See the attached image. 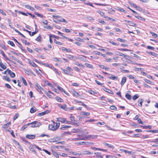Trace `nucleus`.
<instances>
[{"instance_id":"f257e3e1","label":"nucleus","mask_w":158,"mask_h":158,"mask_svg":"<svg viewBox=\"0 0 158 158\" xmlns=\"http://www.w3.org/2000/svg\"><path fill=\"white\" fill-rule=\"evenodd\" d=\"M28 125H31V127H37L40 126L42 124L38 121H34L31 123H28Z\"/></svg>"},{"instance_id":"f03ea898","label":"nucleus","mask_w":158,"mask_h":158,"mask_svg":"<svg viewBox=\"0 0 158 158\" xmlns=\"http://www.w3.org/2000/svg\"><path fill=\"white\" fill-rule=\"evenodd\" d=\"M77 137H78L79 140H85L87 139L86 136L84 135H77Z\"/></svg>"},{"instance_id":"7ed1b4c3","label":"nucleus","mask_w":158,"mask_h":158,"mask_svg":"<svg viewBox=\"0 0 158 158\" xmlns=\"http://www.w3.org/2000/svg\"><path fill=\"white\" fill-rule=\"evenodd\" d=\"M35 85L37 88V89L38 91L40 92H41V89H44L43 88H42L40 85L37 83H35Z\"/></svg>"},{"instance_id":"20e7f679","label":"nucleus","mask_w":158,"mask_h":158,"mask_svg":"<svg viewBox=\"0 0 158 158\" xmlns=\"http://www.w3.org/2000/svg\"><path fill=\"white\" fill-rule=\"evenodd\" d=\"M26 137L28 139H33L35 137V135L27 134L26 135Z\"/></svg>"},{"instance_id":"39448f33","label":"nucleus","mask_w":158,"mask_h":158,"mask_svg":"<svg viewBox=\"0 0 158 158\" xmlns=\"http://www.w3.org/2000/svg\"><path fill=\"white\" fill-rule=\"evenodd\" d=\"M102 89L106 91V92H107L109 94H114V92H113V91H112L110 89H108L104 87H103V88H102Z\"/></svg>"},{"instance_id":"423d86ee","label":"nucleus","mask_w":158,"mask_h":158,"mask_svg":"<svg viewBox=\"0 0 158 158\" xmlns=\"http://www.w3.org/2000/svg\"><path fill=\"white\" fill-rule=\"evenodd\" d=\"M43 64L45 65V66L50 68V69H52L53 70L57 71L56 69V68H54L53 66H52L51 65L45 63Z\"/></svg>"},{"instance_id":"0eeeda50","label":"nucleus","mask_w":158,"mask_h":158,"mask_svg":"<svg viewBox=\"0 0 158 158\" xmlns=\"http://www.w3.org/2000/svg\"><path fill=\"white\" fill-rule=\"evenodd\" d=\"M57 121L60 122L62 123H65L66 121V119L65 118H57Z\"/></svg>"},{"instance_id":"6e6552de","label":"nucleus","mask_w":158,"mask_h":158,"mask_svg":"<svg viewBox=\"0 0 158 158\" xmlns=\"http://www.w3.org/2000/svg\"><path fill=\"white\" fill-rule=\"evenodd\" d=\"M0 54L2 55L4 57L6 60L10 61L9 58H8L5 55V53L2 50L0 51Z\"/></svg>"},{"instance_id":"1a4fd4ad","label":"nucleus","mask_w":158,"mask_h":158,"mask_svg":"<svg viewBox=\"0 0 158 158\" xmlns=\"http://www.w3.org/2000/svg\"><path fill=\"white\" fill-rule=\"evenodd\" d=\"M97 135H89L86 136L87 139L91 138L92 139H94L97 138L98 137Z\"/></svg>"},{"instance_id":"9d476101","label":"nucleus","mask_w":158,"mask_h":158,"mask_svg":"<svg viewBox=\"0 0 158 158\" xmlns=\"http://www.w3.org/2000/svg\"><path fill=\"white\" fill-rule=\"evenodd\" d=\"M55 125L53 124H50L49 125L48 128L49 129L52 131H55L56 130V128H55Z\"/></svg>"},{"instance_id":"9b49d317","label":"nucleus","mask_w":158,"mask_h":158,"mask_svg":"<svg viewBox=\"0 0 158 158\" xmlns=\"http://www.w3.org/2000/svg\"><path fill=\"white\" fill-rule=\"evenodd\" d=\"M8 74H9L10 76L12 78L15 77V73L11 71L10 70H8Z\"/></svg>"},{"instance_id":"f8f14e48","label":"nucleus","mask_w":158,"mask_h":158,"mask_svg":"<svg viewBox=\"0 0 158 158\" xmlns=\"http://www.w3.org/2000/svg\"><path fill=\"white\" fill-rule=\"evenodd\" d=\"M61 70L64 72V73L66 74L72 76V74L71 73L68 71V70L65 69H62Z\"/></svg>"},{"instance_id":"ddd939ff","label":"nucleus","mask_w":158,"mask_h":158,"mask_svg":"<svg viewBox=\"0 0 158 158\" xmlns=\"http://www.w3.org/2000/svg\"><path fill=\"white\" fill-rule=\"evenodd\" d=\"M71 127V126H62L61 127L60 129L62 130H65L68 128Z\"/></svg>"},{"instance_id":"4468645a","label":"nucleus","mask_w":158,"mask_h":158,"mask_svg":"<svg viewBox=\"0 0 158 158\" xmlns=\"http://www.w3.org/2000/svg\"><path fill=\"white\" fill-rule=\"evenodd\" d=\"M116 53H117L116 54L117 55H118L119 56H123V57L124 58H125L127 56V55L123 54V53L121 52H117Z\"/></svg>"},{"instance_id":"2eb2a0df","label":"nucleus","mask_w":158,"mask_h":158,"mask_svg":"<svg viewBox=\"0 0 158 158\" xmlns=\"http://www.w3.org/2000/svg\"><path fill=\"white\" fill-rule=\"evenodd\" d=\"M94 154L96 155V157L99 158H103V157L101 155V153L100 152H95Z\"/></svg>"},{"instance_id":"dca6fc26","label":"nucleus","mask_w":158,"mask_h":158,"mask_svg":"<svg viewBox=\"0 0 158 158\" xmlns=\"http://www.w3.org/2000/svg\"><path fill=\"white\" fill-rule=\"evenodd\" d=\"M83 153L85 155H92L93 154V152L87 150L83 151Z\"/></svg>"},{"instance_id":"f3484780","label":"nucleus","mask_w":158,"mask_h":158,"mask_svg":"<svg viewBox=\"0 0 158 158\" xmlns=\"http://www.w3.org/2000/svg\"><path fill=\"white\" fill-rule=\"evenodd\" d=\"M126 79L127 78L125 77H123L122 78L121 83V84L122 86L125 83L126 81Z\"/></svg>"},{"instance_id":"a211bd4d","label":"nucleus","mask_w":158,"mask_h":158,"mask_svg":"<svg viewBox=\"0 0 158 158\" xmlns=\"http://www.w3.org/2000/svg\"><path fill=\"white\" fill-rule=\"evenodd\" d=\"M49 112V111L48 110H47L44 112L39 113V114L40 116H43L48 113Z\"/></svg>"},{"instance_id":"6ab92c4d","label":"nucleus","mask_w":158,"mask_h":158,"mask_svg":"<svg viewBox=\"0 0 158 158\" xmlns=\"http://www.w3.org/2000/svg\"><path fill=\"white\" fill-rule=\"evenodd\" d=\"M52 153L53 155L55 156L56 157L58 158L59 157V155H60V153L59 154L56 152L53 151V150H52Z\"/></svg>"},{"instance_id":"aec40b11","label":"nucleus","mask_w":158,"mask_h":158,"mask_svg":"<svg viewBox=\"0 0 158 158\" xmlns=\"http://www.w3.org/2000/svg\"><path fill=\"white\" fill-rule=\"evenodd\" d=\"M99 66L100 68H101L102 69H104L105 70H108L109 69H110L109 68L107 67H106L104 65H99Z\"/></svg>"},{"instance_id":"412c9836","label":"nucleus","mask_w":158,"mask_h":158,"mask_svg":"<svg viewBox=\"0 0 158 158\" xmlns=\"http://www.w3.org/2000/svg\"><path fill=\"white\" fill-rule=\"evenodd\" d=\"M120 150L122 152H124L125 153H127L129 154H131L132 152L131 151H128L124 149H120Z\"/></svg>"},{"instance_id":"4be33fe9","label":"nucleus","mask_w":158,"mask_h":158,"mask_svg":"<svg viewBox=\"0 0 158 158\" xmlns=\"http://www.w3.org/2000/svg\"><path fill=\"white\" fill-rule=\"evenodd\" d=\"M24 72L28 75H31L32 74H33V73L31 71H29L25 70Z\"/></svg>"},{"instance_id":"5701e85b","label":"nucleus","mask_w":158,"mask_h":158,"mask_svg":"<svg viewBox=\"0 0 158 158\" xmlns=\"http://www.w3.org/2000/svg\"><path fill=\"white\" fill-rule=\"evenodd\" d=\"M103 144L107 146L108 147H109L110 148H113V149L114 148V146H113L112 145H111L110 144H108V143H103Z\"/></svg>"},{"instance_id":"b1692460","label":"nucleus","mask_w":158,"mask_h":158,"mask_svg":"<svg viewBox=\"0 0 158 158\" xmlns=\"http://www.w3.org/2000/svg\"><path fill=\"white\" fill-rule=\"evenodd\" d=\"M37 109L35 107H32L30 109V112L31 113H33L35 112L37 110Z\"/></svg>"},{"instance_id":"393cba45","label":"nucleus","mask_w":158,"mask_h":158,"mask_svg":"<svg viewBox=\"0 0 158 158\" xmlns=\"http://www.w3.org/2000/svg\"><path fill=\"white\" fill-rule=\"evenodd\" d=\"M82 115L89 116L90 115V113L89 112H81L80 114Z\"/></svg>"},{"instance_id":"a878e982","label":"nucleus","mask_w":158,"mask_h":158,"mask_svg":"<svg viewBox=\"0 0 158 158\" xmlns=\"http://www.w3.org/2000/svg\"><path fill=\"white\" fill-rule=\"evenodd\" d=\"M143 102V99H139L138 101L139 102L138 104V105L139 106H141L142 105V103Z\"/></svg>"},{"instance_id":"bb28decb","label":"nucleus","mask_w":158,"mask_h":158,"mask_svg":"<svg viewBox=\"0 0 158 158\" xmlns=\"http://www.w3.org/2000/svg\"><path fill=\"white\" fill-rule=\"evenodd\" d=\"M35 148V147L33 146H31L29 147V149L31 151L36 152Z\"/></svg>"},{"instance_id":"cd10ccee","label":"nucleus","mask_w":158,"mask_h":158,"mask_svg":"<svg viewBox=\"0 0 158 158\" xmlns=\"http://www.w3.org/2000/svg\"><path fill=\"white\" fill-rule=\"evenodd\" d=\"M54 42L55 43L57 44L60 45H62L63 44L61 43V42L58 41L57 40H56L55 39L54 40Z\"/></svg>"},{"instance_id":"c85d7f7f","label":"nucleus","mask_w":158,"mask_h":158,"mask_svg":"<svg viewBox=\"0 0 158 158\" xmlns=\"http://www.w3.org/2000/svg\"><path fill=\"white\" fill-rule=\"evenodd\" d=\"M56 99L57 101L60 102H62L63 101V99L58 97H56Z\"/></svg>"},{"instance_id":"c756f323","label":"nucleus","mask_w":158,"mask_h":158,"mask_svg":"<svg viewBox=\"0 0 158 158\" xmlns=\"http://www.w3.org/2000/svg\"><path fill=\"white\" fill-rule=\"evenodd\" d=\"M85 65L88 68L92 69L93 68V66L91 64H89L88 63H86L85 64Z\"/></svg>"},{"instance_id":"7c9ffc66","label":"nucleus","mask_w":158,"mask_h":158,"mask_svg":"<svg viewBox=\"0 0 158 158\" xmlns=\"http://www.w3.org/2000/svg\"><path fill=\"white\" fill-rule=\"evenodd\" d=\"M29 126V125H28V123L24 125L21 129V131L23 130H24L25 128H26L28 126Z\"/></svg>"},{"instance_id":"2f4dec72","label":"nucleus","mask_w":158,"mask_h":158,"mask_svg":"<svg viewBox=\"0 0 158 158\" xmlns=\"http://www.w3.org/2000/svg\"><path fill=\"white\" fill-rule=\"evenodd\" d=\"M72 93L74 96L77 97H78L79 95L78 93L74 90H73V91H72Z\"/></svg>"},{"instance_id":"473e14b6","label":"nucleus","mask_w":158,"mask_h":158,"mask_svg":"<svg viewBox=\"0 0 158 158\" xmlns=\"http://www.w3.org/2000/svg\"><path fill=\"white\" fill-rule=\"evenodd\" d=\"M30 64L31 65L34 67L36 68L37 67V65L36 64H35L34 62L33 61L30 62Z\"/></svg>"},{"instance_id":"72a5a7b5","label":"nucleus","mask_w":158,"mask_h":158,"mask_svg":"<svg viewBox=\"0 0 158 158\" xmlns=\"http://www.w3.org/2000/svg\"><path fill=\"white\" fill-rule=\"evenodd\" d=\"M126 98L128 100H130L131 98V97L130 94H126L125 95Z\"/></svg>"},{"instance_id":"f704fd0d","label":"nucleus","mask_w":158,"mask_h":158,"mask_svg":"<svg viewBox=\"0 0 158 158\" xmlns=\"http://www.w3.org/2000/svg\"><path fill=\"white\" fill-rule=\"evenodd\" d=\"M59 107L60 108H61L64 110H65L67 108L66 105L65 104H64L63 106H60L59 105Z\"/></svg>"},{"instance_id":"c9c22d12","label":"nucleus","mask_w":158,"mask_h":158,"mask_svg":"<svg viewBox=\"0 0 158 158\" xmlns=\"http://www.w3.org/2000/svg\"><path fill=\"white\" fill-rule=\"evenodd\" d=\"M3 77H4L5 80L6 81L9 82H10V79L8 77L6 76H3Z\"/></svg>"},{"instance_id":"e433bc0d","label":"nucleus","mask_w":158,"mask_h":158,"mask_svg":"<svg viewBox=\"0 0 158 158\" xmlns=\"http://www.w3.org/2000/svg\"><path fill=\"white\" fill-rule=\"evenodd\" d=\"M139 95L137 94H135L132 98V99L134 100H135L137 99L139 97Z\"/></svg>"},{"instance_id":"4c0bfd02","label":"nucleus","mask_w":158,"mask_h":158,"mask_svg":"<svg viewBox=\"0 0 158 158\" xmlns=\"http://www.w3.org/2000/svg\"><path fill=\"white\" fill-rule=\"evenodd\" d=\"M41 38L40 35L35 39V40L38 42H40L41 41Z\"/></svg>"},{"instance_id":"58836bf2","label":"nucleus","mask_w":158,"mask_h":158,"mask_svg":"<svg viewBox=\"0 0 158 158\" xmlns=\"http://www.w3.org/2000/svg\"><path fill=\"white\" fill-rule=\"evenodd\" d=\"M0 65L1 67L4 69H5L6 68V66L3 64L1 62H0Z\"/></svg>"},{"instance_id":"ea45409f","label":"nucleus","mask_w":158,"mask_h":158,"mask_svg":"<svg viewBox=\"0 0 158 158\" xmlns=\"http://www.w3.org/2000/svg\"><path fill=\"white\" fill-rule=\"evenodd\" d=\"M129 25L130 26L133 27H136V24L135 23L131 21H130V23L129 24Z\"/></svg>"},{"instance_id":"a19ab883","label":"nucleus","mask_w":158,"mask_h":158,"mask_svg":"<svg viewBox=\"0 0 158 158\" xmlns=\"http://www.w3.org/2000/svg\"><path fill=\"white\" fill-rule=\"evenodd\" d=\"M21 79H22V80L23 81L24 84V85L26 86H27V83L25 79L23 77H21Z\"/></svg>"},{"instance_id":"79ce46f5","label":"nucleus","mask_w":158,"mask_h":158,"mask_svg":"<svg viewBox=\"0 0 158 158\" xmlns=\"http://www.w3.org/2000/svg\"><path fill=\"white\" fill-rule=\"evenodd\" d=\"M97 12L98 13H99L102 17H103L104 16V13L101 10H97Z\"/></svg>"},{"instance_id":"37998d69","label":"nucleus","mask_w":158,"mask_h":158,"mask_svg":"<svg viewBox=\"0 0 158 158\" xmlns=\"http://www.w3.org/2000/svg\"><path fill=\"white\" fill-rule=\"evenodd\" d=\"M65 122H66V123L69 124H71V125H73L75 124H77V123H75L73 122H70L69 121H67L66 120Z\"/></svg>"},{"instance_id":"c03bdc74","label":"nucleus","mask_w":158,"mask_h":158,"mask_svg":"<svg viewBox=\"0 0 158 158\" xmlns=\"http://www.w3.org/2000/svg\"><path fill=\"white\" fill-rule=\"evenodd\" d=\"M109 78H110V79H112L113 80H114L115 79H117V77H115L114 75H112L110 77H109Z\"/></svg>"},{"instance_id":"a18cd8bd","label":"nucleus","mask_w":158,"mask_h":158,"mask_svg":"<svg viewBox=\"0 0 158 158\" xmlns=\"http://www.w3.org/2000/svg\"><path fill=\"white\" fill-rule=\"evenodd\" d=\"M144 81L152 85L153 84L152 82L151 81H149V80L147 79H144Z\"/></svg>"},{"instance_id":"49530a36","label":"nucleus","mask_w":158,"mask_h":158,"mask_svg":"<svg viewBox=\"0 0 158 158\" xmlns=\"http://www.w3.org/2000/svg\"><path fill=\"white\" fill-rule=\"evenodd\" d=\"M13 28L14 30L16 32L18 33L20 35L23 36V35L21 33H20L19 31H18L15 28Z\"/></svg>"},{"instance_id":"de8ad7c7","label":"nucleus","mask_w":158,"mask_h":158,"mask_svg":"<svg viewBox=\"0 0 158 158\" xmlns=\"http://www.w3.org/2000/svg\"><path fill=\"white\" fill-rule=\"evenodd\" d=\"M117 40L121 42H125V41H126V40H125L122 39L120 38H118L117 39Z\"/></svg>"},{"instance_id":"09e8293b","label":"nucleus","mask_w":158,"mask_h":158,"mask_svg":"<svg viewBox=\"0 0 158 158\" xmlns=\"http://www.w3.org/2000/svg\"><path fill=\"white\" fill-rule=\"evenodd\" d=\"M8 43L12 46H14L15 45L14 44L12 41L9 40L8 41Z\"/></svg>"},{"instance_id":"8fccbe9b","label":"nucleus","mask_w":158,"mask_h":158,"mask_svg":"<svg viewBox=\"0 0 158 158\" xmlns=\"http://www.w3.org/2000/svg\"><path fill=\"white\" fill-rule=\"evenodd\" d=\"M110 108L112 110H117V108L114 105H112L110 106Z\"/></svg>"},{"instance_id":"3c124183","label":"nucleus","mask_w":158,"mask_h":158,"mask_svg":"<svg viewBox=\"0 0 158 158\" xmlns=\"http://www.w3.org/2000/svg\"><path fill=\"white\" fill-rule=\"evenodd\" d=\"M35 15H37L38 16L40 17L41 18H43L44 16L43 15L40 14L37 12H35Z\"/></svg>"},{"instance_id":"603ef678","label":"nucleus","mask_w":158,"mask_h":158,"mask_svg":"<svg viewBox=\"0 0 158 158\" xmlns=\"http://www.w3.org/2000/svg\"><path fill=\"white\" fill-rule=\"evenodd\" d=\"M75 64L77 66H79L81 67H84L83 65L82 64H80L78 62H76L75 63Z\"/></svg>"},{"instance_id":"864d4df0","label":"nucleus","mask_w":158,"mask_h":158,"mask_svg":"<svg viewBox=\"0 0 158 158\" xmlns=\"http://www.w3.org/2000/svg\"><path fill=\"white\" fill-rule=\"evenodd\" d=\"M44 27L48 29H52L53 28L49 26H46Z\"/></svg>"},{"instance_id":"5fc2aeb1","label":"nucleus","mask_w":158,"mask_h":158,"mask_svg":"<svg viewBox=\"0 0 158 158\" xmlns=\"http://www.w3.org/2000/svg\"><path fill=\"white\" fill-rule=\"evenodd\" d=\"M93 53L95 54H97L98 55H101H101L102 54L100 52L97 51H94L93 52Z\"/></svg>"},{"instance_id":"6e6d98bb","label":"nucleus","mask_w":158,"mask_h":158,"mask_svg":"<svg viewBox=\"0 0 158 158\" xmlns=\"http://www.w3.org/2000/svg\"><path fill=\"white\" fill-rule=\"evenodd\" d=\"M148 132H152L153 133L158 132V130H150L148 131Z\"/></svg>"},{"instance_id":"4d7b16f0","label":"nucleus","mask_w":158,"mask_h":158,"mask_svg":"<svg viewBox=\"0 0 158 158\" xmlns=\"http://www.w3.org/2000/svg\"><path fill=\"white\" fill-rule=\"evenodd\" d=\"M118 50H119L121 51H130V50H129V49H127L122 48H120V49H118Z\"/></svg>"},{"instance_id":"13d9d810","label":"nucleus","mask_w":158,"mask_h":158,"mask_svg":"<svg viewBox=\"0 0 158 158\" xmlns=\"http://www.w3.org/2000/svg\"><path fill=\"white\" fill-rule=\"evenodd\" d=\"M149 54L155 56H157V54L155 52H149Z\"/></svg>"},{"instance_id":"bf43d9fd","label":"nucleus","mask_w":158,"mask_h":158,"mask_svg":"<svg viewBox=\"0 0 158 158\" xmlns=\"http://www.w3.org/2000/svg\"><path fill=\"white\" fill-rule=\"evenodd\" d=\"M59 155L60 156H62L63 157H66L67 156H68V155L64 153H60Z\"/></svg>"},{"instance_id":"052dcab7","label":"nucleus","mask_w":158,"mask_h":158,"mask_svg":"<svg viewBox=\"0 0 158 158\" xmlns=\"http://www.w3.org/2000/svg\"><path fill=\"white\" fill-rule=\"evenodd\" d=\"M57 88L61 92H63L64 90V89L59 85H58Z\"/></svg>"},{"instance_id":"680f3d73","label":"nucleus","mask_w":158,"mask_h":158,"mask_svg":"<svg viewBox=\"0 0 158 158\" xmlns=\"http://www.w3.org/2000/svg\"><path fill=\"white\" fill-rule=\"evenodd\" d=\"M19 116V114H15L13 118V119L14 120H15Z\"/></svg>"},{"instance_id":"e2e57ef3","label":"nucleus","mask_w":158,"mask_h":158,"mask_svg":"<svg viewBox=\"0 0 158 158\" xmlns=\"http://www.w3.org/2000/svg\"><path fill=\"white\" fill-rule=\"evenodd\" d=\"M8 23H9V26L11 28H12L13 27H12L11 26V20H10V19H9V18H8Z\"/></svg>"},{"instance_id":"0e129e2a","label":"nucleus","mask_w":158,"mask_h":158,"mask_svg":"<svg viewBox=\"0 0 158 158\" xmlns=\"http://www.w3.org/2000/svg\"><path fill=\"white\" fill-rule=\"evenodd\" d=\"M150 33H151V35H152L153 36H154L155 37H157V35L156 34H155V33H154L152 32H151V31L150 32Z\"/></svg>"},{"instance_id":"69168bd1","label":"nucleus","mask_w":158,"mask_h":158,"mask_svg":"<svg viewBox=\"0 0 158 158\" xmlns=\"http://www.w3.org/2000/svg\"><path fill=\"white\" fill-rule=\"evenodd\" d=\"M109 42V43H110L112 44L113 45H115V46H118V44H117L116 43H115V42H114L111 41H110Z\"/></svg>"},{"instance_id":"338daca9","label":"nucleus","mask_w":158,"mask_h":158,"mask_svg":"<svg viewBox=\"0 0 158 158\" xmlns=\"http://www.w3.org/2000/svg\"><path fill=\"white\" fill-rule=\"evenodd\" d=\"M135 69V71H141L143 69L139 68H137L136 67H134Z\"/></svg>"},{"instance_id":"774afa93","label":"nucleus","mask_w":158,"mask_h":158,"mask_svg":"<svg viewBox=\"0 0 158 158\" xmlns=\"http://www.w3.org/2000/svg\"><path fill=\"white\" fill-rule=\"evenodd\" d=\"M0 12L3 15H4L6 16V14L2 10L0 9Z\"/></svg>"}]
</instances>
